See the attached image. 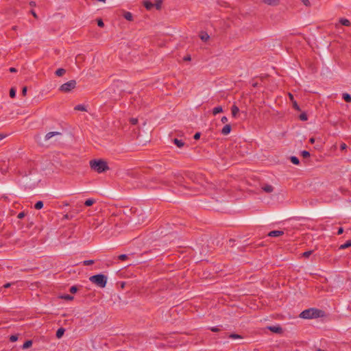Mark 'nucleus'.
Returning <instances> with one entry per match:
<instances>
[{
    "mask_svg": "<svg viewBox=\"0 0 351 351\" xmlns=\"http://www.w3.org/2000/svg\"><path fill=\"white\" fill-rule=\"evenodd\" d=\"M222 112H223V108L221 106H217L213 109V115H216Z\"/></svg>",
    "mask_w": 351,
    "mask_h": 351,
    "instance_id": "obj_14",
    "label": "nucleus"
},
{
    "mask_svg": "<svg viewBox=\"0 0 351 351\" xmlns=\"http://www.w3.org/2000/svg\"><path fill=\"white\" fill-rule=\"evenodd\" d=\"M312 253H313V251H311V250L306 251L302 254V256L305 257V258H308L312 254Z\"/></svg>",
    "mask_w": 351,
    "mask_h": 351,
    "instance_id": "obj_29",
    "label": "nucleus"
},
{
    "mask_svg": "<svg viewBox=\"0 0 351 351\" xmlns=\"http://www.w3.org/2000/svg\"><path fill=\"white\" fill-rule=\"evenodd\" d=\"M184 60H191V57L190 56H186L184 58Z\"/></svg>",
    "mask_w": 351,
    "mask_h": 351,
    "instance_id": "obj_56",
    "label": "nucleus"
},
{
    "mask_svg": "<svg viewBox=\"0 0 351 351\" xmlns=\"http://www.w3.org/2000/svg\"><path fill=\"white\" fill-rule=\"evenodd\" d=\"M32 345V341L31 340L26 341L23 346V348L27 349V348H29Z\"/></svg>",
    "mask_w": 351,
    "mask_h": 351,
    "instance_id": "obj_26",
    "label": "nucleus"
},
{
    "mask_svg": "<svg viewBox=\"0 0 351 351\" xmlns=\"http://www.w3.org/2000/svg\"><path fill=\"white\" fill-rule=\"evenodd\" d=\"M200 38L203 40V41H206L208 40L209 38V35L207 34V33H205V32H202L201 34H200Z\"/></svg>",
    "mask_w": 351,
    "mask_h": 351,
    "instance_id": "obj_23",
    "label": "nucleus"
},
{
    "mask_svg": "<svg viewBox=\"0 0 351 351\" xmlns=\"http://www.w3.org/2000/svg\"><path fill=\"white\" fill-rule=\"evenodd\" d=\"M317 351H324V350H321V349H318Z\"/></svg>",
    "mask_w": 351,
    "mask_h": 351,
    "instance_id": "obj_59",
    "label": "nucleus"
},
{
    "mask_svg": "<svg viewBox=\"0 0 351 351\" xmlns=\"http://www.w3.org/2000/svg\"><path fill=\"white\" fill-rule=\"evenodd\" d=\"M261 1L265 4L273 6L278 5L280 2L279 0H261Z\"/></svg>",
    "mask_w": 351,
    "mask_h": 351,
    "instance_id": "obj_7",
    "label": "nucleus"
},
{
    "mask_svg": "<svg viewBox=\"0 0 351 351\" xmlns=\"http://www.w3.org/2000/svg\"><path fill=\"white\" fill-rule=\"evenodd\" d=\"M130 122L132 125H136V124L137 123V122H138V120H137V119H136V118H132V119H130Z\"/></svg>",
    "mask_w": 351,
    "mask_h": 351,
    "instance_id": "obj_37",
    "label": "nucleus"
},
{
    "mask_svg": "<svg viewBox=\"0 0 351 351\" xmlns=\"http://www.w3.org/2000/svg\"><path fill=\"white\" fill-rule=\"evenodd\" d=\"M74 109L79 111H86V106L84 105L79 104L77 105Z\"/></svg>",
    "mask_w": 351,
    "mask_h": 351,
    "instance_id": "obj_20",
    "label": "nucleus"
},
{
    "mask_svg": "<svg viewBox=\"0 0 351 351\" xmlns=\"http://www.w3.org/2000/svg\"><path fill=\"white\" fill-rule=\"evenodd\" d=\"M210 330L213 332H218L219 331V328L217 326L211 327Z\"/></svg>",
    "mask_w": 351,
    "mask_h": 351,
    "instance_id": "obj_42",
    "label": "nucleus"
},
{
    "mask_svg": "<svg viewBox=\"0 0 351 351\" xmlns=\"http://www.w3.org/2000/svg\"><path fill=\"white\" fill-rule=\"evenodd\" d=\"M263 191L267 193H270L274 191V187L270 184H265L262 186Z\"/></svg>",
    "mask_w": 351,
    "mask_h": 351,
    "instance_id": "obj_9",
    "label": "nucleus"
},
{
    "mask_svg": "<svg viewBox=\"0 0 351 351\" xmlns=\"http://www.w3.org/2000/svg\"><path fill=\"white\" fill-rule=\"evenodd\" d=\"M9 70H10V72H12V73H15V72H16V69L15 68H14V67H11V68H10V69H9Z\"/></svg>",
    "mask_w": 351,
    "mask_h": 351,
    "instance_id": "obj_51",
    "label": "nucleus"
},
{
    "mask_svg": "<svg viewBox=\"0 0 351 351\" xmlns=\"http://www.w3.org/2000/svg\"><path fill=\"white\" fill-rule=\"evenodd\" d=\"M10 96L12 98L15 97L16 96V90L14 88H12L10 90Z\"/></svg>",
    "mask_w": 351,
    "mask_h": 351,
    "instance_id": "obj_28",
    "label": "nucleus"
},
{
    "mask_svg": "<svg viewBox=\"0 0 351 351\" xmlns=\"http://www.w3.org/2000/svg\"><path fill=\"white\" fill-rule=\"evenodd\" d=\"M221 121L223 123H225L228 121V118L226 117H223L221 118Z\"/></svg>",
    "mask_w": 351,
    "mask_h": 351,
    "instance_id": "obj_47",
    "label": "nucleus"
},
{
    "mask_svg": "<svg viewBox=\"0 0 351 351\" xmlns=\"http://www.w3.org/2000/svg\"><path fill=\"white\" fill-rule=\"evenodd\" d=\"M24 217V213H20L19 215H18V218L19 219H21Z\"/></svg>",
    "mask_w": 351,
    "mask_h": 351,
    "instance_id": "obj_52",
    "label": "nucleus"
},
{
    "mask_svg": "<svg viewBox=\"0 0 351 351\" xmlns=\"http://www.w3.org/2000/svg\"><path fill=\"white\" fill-rule=\"evenodd\" d=\"M342 97L343 99L346 101V102H348V103H350L351 102V95L348 93H343L342 95Z\"/></svg>",
    "mask_w": 351,
    "mask_h": 351,
    "instance_id": "obj_18",
    "label": "nucleus"
},
{
    "mask_svg": "<svg viewBox=\"0 0 351 351\" xmlns=\"http://www.w3.org/2000/svg\"><path fill=\"white\" fill-rule=\"evenodd\" d=\"M289 97L290 100L291 101V102L295 101L294 98H293V95L291 93H289Z\"/></svg>",
    "mask_w": 351,
    "mask_h": 351,
    "instance_id": "obj_49",
    "label": "nucleus"
},
{
    "mask_svg": "<svg viewBox=\"0 0 351 351\" xmlns=\"http://www.w3.org/2000/svg\"><path fill=\"white\" fill-rule=\"evenodd\" d=\"M77 289L76 287L73 286L70 288V292L72 293H75L77 291Z\"/></svg>",
    "mask_w": 351,
    "mask_h": 351,
    "instance_id": "obj_39",
    "label": "nucleus"
},
{
    "mask_svg": "<svg viewBox=\"0 0 351 351\" xmlns=\"http://www.w3.org/2000/svg\"><path fill=\"white\" fill-rule=\"evenodd\" d=\"M340 148L341 150H345L347 148V145L346 143H343L340 145Z\"/></svg>",
    "mask_w": 351,
    "mask_h": 351,
    "instance_id": "obj_43",
    "label": "nucleus"
},
{
    "mask_svg": "<svg viewBox=\"0 0 351 351\" xmlns=\"http://www.w3.org/2000/svg\"><path fill=\"white\" fill-rule=\"evenodd\" d=\"M301 155L304 157V158H308L310 156V154L307 151H302L301 152Z\"/></svg>",
    "mask_w": 351,
    "mask_h": 351,
    "instance_id": "obj_32",
    "label": "nucleus"
},
{
    "mask_svg": "<svg viewBox=\"0 0 351 351\" xmlns=\"http://www.w3.org/2000/svg\"><path fill=\"white\" fill-rule=\"evenodd\" d=\"M339 22L341 25H344V26L349 27L351 25L350 21L347 19L341 18L339 19Z\"/></svg>",
    "mask_w": 351,
    "mask_h": 351,
    "instance_id": "obj_11",
    "label": "nucleus"
},
{
    "mask_svg": "<svg viewBox=\"0 0 351 351\" xmlns=\"http://www.w3.org/2000/svg\"><path fill=\"white\" fill-rule=\"evenodd\" d=\"M230 338L236 339H241L242 337L240 335H237V334H231L230 335Z\"/></svg>",
    "mask_w": 351,
    "mask_h": 351,
    "instance_id": "obj_33",
    "label": "nucleus"
},
{
    "mask_svg": "<svg viewBox=\"0 0 351 351\" xmlns=\"http://www.w3.org/2000/svg\"><path fill=\"white\" fill-rule=\"evenodd\" d=\"M231 112L232 117H236L239 112V109L237 106L234 105L231 108Z\"/></svg>",
    "mask_w": 351,
    "mask_h": 351,
    "instance_id": "obj_13",
    "label": "nucleus"
},
{
    "mask_svg": "<svg viewBox=\"0 0 351 351\" xmlns=\"http://www.w3.org/2000/svg\"><path fill=\"white\" fill-rule=\"evenodd\" d=\"M284 234V232L281 230H273L268 233L269 237H277Z\"/></svg>",
    "mask_w": 351,
    "mask_h": 351,
    "instance_id": "obj_5",
    "label": "nucleus"
},
{
    "mask_svg": "<svg viewBox=\"0 0 351 351\" xmlns=\"http://www.w3.org/2000/svg\"><path fill=\"white\" fill-rule=\"evenodd\" d=\"M230 131H231V126H230V125L227 124V125H224L223 128H222L221 133L223 135H228V134H230Z\"/></svg>",
    "mask_w": 351,
    "mask_h": 351,
    "instance_id": "obj_10",
    "label": "nucleus"
},
{
    "mask_svg": "<svg viewBox=\"0 0 351 351\" xmlns=\"http://www.w3.org/2000/svg\"><path fill=\"white\" fill-rule=\"evenodd\" d=\"M323 314L322 311L312 308L303 311L300 317L303 319H313L322 317Z\"/></svg>",
    "mask_w": 351,
    "mask_h": 351,
    "instance_id": "obj_1",
    "label": "nucleus"
},
{
    "mask_svg": "<svg viewBox=\"0 0 351 351\" xmlns=\"http://www.w3.org/2000/svg\"><path fill=\"white\" fill-rule=\"evenodd\" d=\"M58 135H61V133L58 132H48L45 135V141H48L50 138H51L53 136H58Z\"/></svg>",
    "mask_w": 351,
    "mask_h": 351,
    "instance_id": "obj_8",
    "label": "nucleus"
},
{
    "mask_svg": "<svg viewBox=\"0 0 351 351\" xmlns=\"http://www.w3.org/2000/svg\"><path fill=\"white\" fill-rule=\"evenodd\" d=\"M89 280L91 282L101 288L105 287L107 283V278L104 274L92 276L89 278Z\"/></svg>",
    "mask_w": 351,
    "mask_h": 351,
    "instance_id": "obj_3",
    "label": "nucleus"
},
{
    "mask_svg": "<svg viewBox=\"0 0 351 351\" xmlns=\"http://www.w3.org/2000/svg\"><path fill=\"white\" fill-rule=\"evenodd\" d=\"M292 104H293V107L294 108V109H295L298 111H300V108L298 106V104H297L296 101H293L292 102Z\"/></svg>",
    "mask_w": 351,
    "mask_h": 351,
    "instance_id": "obj_30",
    "label": "nucleus"
},
{
    "mask_svg": "<svg viewBox=\"0 0 351 351\" xmlns=\"http://www.w3.org/2000/svg\"><path fill=\"white\" fill-rule=\"evenodd\" d=\"M93 263H94V261H93V260H87V261H84V265H90L93 264Z\"/></svg>",
    "mask_w": 351,
    "mask_h": 351,
    "instance_id": "obj_35",
    "label": "nucleus"
},
{
    "mask_svg": "<svg viewBox=\"0 0 351 351\" xmlns=\"http://www.w3.org/2000/svg\"><path fill=\"white\" fill-rule=\"evenodd\" d=\"M351 246V240L347 241L345 243L339 246L340 250H344Z\"/></svg>",
    "mask_w": 351,
    "mask_h": 351,
    "instance_id": "obj_16",
    "label": "nucleus"
},
{
    "mask_svg": "<svg viewBox=\"0 0 351 351\" xmlns=\"http://www.w3.org/2000/svg\"><path fill=\"white\" fill-rule=\"evenodd\" d=\"M177 182H180V178H178V180L176 181Z\"/></svg>",
    "mask_w": 351,
    "mask_h": 351,
    "instance_id": "obj_58",
    "label": "nucleus"
},
{
    "mask_svg": "<svg viewBox=\"0 0 351 351\" xmlns=\"http://www.w3.org/2000/svg\"><path fill=\"white\" fill-rule=\"evenodd\" d=\"M64 332H65V330L63 328H60L59 329H58V330L56 332L57 338H58V339L61 338L63 336Z\"/></svg>",
    "mask_w": 351,
    "mask_h": 351,
    "instance_id": "obj_17",
    "label": "nucleus"
},
{
    "mask_svg": "<svg viewBox=\"0 0 351 351\" xmlns=\"http://www.w3.org/2000/svg\"><path fill=\"white\" fill-rule=\"evenodd\" d=\"M300 120L302 121H306L308 119V117L306 115V113H302L300 115Z\"/></svg>",
    "mask_w": 351,
    "mask_h": 351,
    "instance_id": "obj_31",
    "label": "nucleus"
},
{
    "mask_svg": "<svg viewBox=\"0 0 351 351\" xmlns=\"http://www.w3.org/2000/svg\"><path fill=\"white\" fill-rule=\"evenodd\" d=\"M173 142H174L175 145H176L178 147H179V148L182 147L184 146V142H183L182 140H179V139H178V138H175V139L173 140Z\"/></svg>",
    "mask_w": 351,
    "mask_h": 351,
    "instance_id": "obj_15",
    "label": "nucleus"
},
{
    "mask_svg": "<svg viewBox=\"0 0 351 351\" xmlns=\"http://www.w3.org/2000/svg\"><path fill=\"white\" fill-rule=\"evenodd\" d=\"M11 286V283H6L5 285H3V287L4 288H8Z\"/></svg>",
    "mask_w": 351,
    "mask_h": 351,
    "instance_id": "obj_54",
    "label": "nucleus"
},
{
    "mask_svg": "<svg viewBox=\"0 0 351 351\" xmlns=\"http://www.w3.org/2000/svg\"><path fill=\"white\" fill-rule=\"evenodd\" d=\"M162 1H163V0H156V3L154 4V7L157 10H160L161 7H162Z\"/></svg>",
    "mask_w": 351,
    "mask_h": 351,
    "instance_id": "obj_21",
    "label": "nucleus"
},
{
    "mask_svg": "<svg viewBox=\"0 0 351 351\" xmlns=\"http://www.w3.org/2000/svg\"><path fill=\"white\" fill-rule=\"evenodd\" d=\"M97 25H98V26L102 27H104V22H103V21L101 19H99L97 21Z\"/></svg>",
    "mask_w": 351,
    "mask_h": 351,
    "instance_id": "obj_40",
    "label": "nucleus"
},
{
    "mask_svg": "<svg viewBox=\"0 0 351 351\" xmlns=\"http://www.w3.org/2000/svg\"><path fill=\"white\" fill-rule=\"evenodd\" d=\"M303 3L304 5H305L306 6H310L311 3H310V1L309 0H300Z\"/></svg>",
    "mask_w": 351,
    "mask_h": 351,
    "instance_id": "obj_38",
    "label": "nucleus"
},
{
    "mask_svg": "<svg viewBox=\"0 0 351 351\" xmlns=\"http://www.w3.org/2000/svg\"><path fill=\"white\" fill-rule=\"evenodd\" d=\"M309 142H310L311 144L314 143H315V138H311L309 139Z\"/></svg>",
    "mask_w": 351,
    "mask_h": 351,
    "instance_id": "obj_55",
    "label": "nucleus"
},
{
    "mask_svg": "<svg viewBox=\"0 0 351 351\" xmlns=\"http://www.w3.org/2000/svg\"><path fill=\"white\" fill-rule=\"evenodd\" d=\"M27 87H26V86H25V87H23V90H22V94H23V95H24V96H25V95H26V93H27Z\"/></svg>",
    "mask_w": 351,
    "mask_h": 351,
    "instance_id": "obj_45",
    "label": "nucleus"
},
{
    "mask_svg": "<svg viewBox=\"0 0 351 351\" xmlns=\"http://www.w3.org/2000/svg\"><path fill=\"white\" fill-rule=\"evenodd\" d=\"M43 207V202L42 201H38L37 202L35 205H34V208L36 209V210H40Z\"/></svg>",
    "mask_w": 351,
    "mask_h": 351,
    "instance_id": "obj_25",
    "label": "nucleus"
},
{
    "mask_svg": "<svg viewBox=\"0 0 351 351\" xmlns=\"http://www.w3.org/2000/svg\"><path fill=\"white\" fill-rule=\"evenodd\" d=\"M268 329L270 331L275 332V333H281L282 332V328L279 326H269Z\"/></svg>",
    "mask_w": 351,
    "mask_h": 351,
    "instance_id": "obj_6",
    "label": "nucleus"
},
{
    "mask_svg": "<svg viewBox=\"0 0 351 351\" xmlns=\"http://www.w3.org/2000/svg\"><path fill=\"white\" fill-rule=\"evenodd\" d=\"M95 202V200L94 199H88L85 201L84 204L86 206H90Z\"/></svg>",
    "mask_w": 351,
    "mask_h": 351,
    "instance_id": "obj_24",
    "label": "nucleus"
},
{
    "mask_svg": "<svg viewBox=\"0 0 351 351\" xmlns=\"http://www.w3.org/2000/svg\"><path fill=\"white\" fill-rule=\"evenodd\" d=\"M17 339H18V336H17V335H11V336L10 337V341H12V342H15V341H17Z\"/></svg>",
    "mask_w": 351,
    "mask_h": 351,
    "instance_id": "obj_34",
    "label": "nucleus"
},
{
    "mask_svg": "<svg viewBox=\"0 0 351 351\" xmlns=\"http://www.w3.org/2000/svg\"><path fill=\"white\" fill-rule=\"evenodd\" d=\"M343 232V228H339L337 231V234H341Z\"/></svg>",
    "mask_w": 351,
    "mask_h": 351,
    "instance_id": "obj_48",
    "label": "nucleus"
},
{
    "mask_svg": "<svg viewBox=\"0 0 351 351\" xmlns=\"http://www.w3.org/2000/svg\"><path fill=\"white\" fill-rule=\"evenodd\" d=\"M291 161L294 165H299L300 160L296 156H291Z\"/></svg>",
    "mask_w": 351,
    "mask_h": 351,
    "instance_id": "obj_27",
    "label": "nucleus"
},
{
    "mask_svg": "<svg viewBox=\"0 0 351 351\" xmlns=\"http://www.w3.org/2000/svg\"><path fill=\"white\" fill-rule=\"evenodd\" d=\"M65 73H66L65 69H58L56 71V75L57 76L60 77V76H62Z\"/></svg>",
    "mask_w": 351,
    "mask_h": 351,
    "instance_id": "obj_22",
    "label": "nucleus"
},
{
    "mask_svg": "<svg viewBox=\"0 0 351 351\" xmlns=\"http://www.w3.org/2000/svg\"><path fill=\"white\" fill-rule=\"evenodd\" d=\"M90 166L92 169L99 173H103L108 169L106 162L102 160H93L90 161Z\"/></svg>",
    "mask_w": 351,
    "mask_h": 351,
    "instance_id": "obj_2",
    "label": "nucleus"
},
{
    "mask_svg": "<svg viewBox=\"0 0 351 351\" xmlns=\"http://www.w3.org/2000/svg\"><path fill=\"white\" fill-rule=\"evenodd\" d=\"M143 4H144V6L145 7V8L148 10H151L152 8L154 7V3H152L151 1H149V0H145L143 1Z\"/></svg>",
    "mask_w": 351,
    "mask_h": 351,
    "instance_id": "obj_12",
    "label": "nucleus"
},
{
    "mask_svg": "<svg viewBox=\"0 0 351 351\" xmlns=\"http://www.w3.org/2000/svg\"><path fill=\"white\" fill-rule=\"evenodd\" d=\"M124 18L128 21H132L133 16L131 12H125L123 14Z\"/></svg>",
    "mask_w": 351,
    "mask_h": 351,
    "instance_id": "obj_19",
    "label": "nucleus"
},
{
    "mask_svg": "<svg viewBox=\"0 0 351 351\" xmlns=\"http://www.w3.org/2000/svg\"><path fill=\"white\" fill-rule=\"evenodd\" d=\"M199 137H200V133H199V132H197L196 134H195V135H194V138H195V140L199 139Z\"/></svg>",
    "mask_w": 351,
    "mask_h": 351,
    "instance_id": "obj_46",
    "label": "nucleus"
},
{
    "mask_svg": "<svg viewBox=\"0 0 351 351\" xmlns=\"http://www.w3.org/2000/svg\"><path fill=\"white\" fill-rule=\"evenodd\" d=\"M29 5H30L31 7H35V6L36 5V2H35V1H30V2H29Z\"/></svg>",
    "mask_w": 351,
    "mask_h": 351,
    "instance_id": "obj_50",
    "label": "nucleus"
},
{
    "mask_svg": "<svg viewBox=\"0 0 351 351\" xmlns=\"http://www.w3.org/2000/svg\"><path fill=\"white\" fill-rule=\"evenodd\" d=\"M12 29H13L14 30H16V29H17V26H14V27H12Z\"/></svg>",
    "mask_w": 351,
    "mask_h": 351,
    "instance_id": "obj_57",
    "label": "nucleus"
},
{
    "mask_svg": "<svg viewBox=\"0 0 351 351\" xmlns=\"http://www.w3.org/2000/svg\"><path fill=\"white\" fill-rule=\"evenodd\" d=\"M62 298L66 300H71L73 299V297L70 295H66L63 296Z\"/></svg>",
    "mask_w": 351,
    "mask_h": 351,
    "instance_id": "obj_41",
    "label": "nucleus"
},
{
    "mask_svg": "<svg viewBox=\"0 0 351 351\" xmlns=\"http://www.w3.org/2000/svg\"><path fill=\"white\" fill-rule=\"evenodd\" d=\"M127 255L126 254H121L119 256V259L121 260V261H124L127 258Z\"/></svg>",
    "mask_w": 351,
    "mask_h": 351,
    "instance_id": "obj_36",
    "label": "nucleus"
},
{
    "mask_svg": "<svg viewBox=\"0 0 351 351\" xmlns=\"http://www.w3.org/2000/svg\"><path fill=\"white\" fill-rule=\"evenodd\" d=\"M75 80H70L60 86L59 90L62 92L68 93L75 88Z\"/></svg>",
    "mask_w": 351,
    "mask_h": 351,
    "instance_id": "obj_4",
    "label": "nucleus"
},
{
    "mask_svg": "<svg viewBox=\"0 0 351 351\" xmlns=\"http://www.w3.org/2000/svg\"><path fill=\"white\" fill-rule=\"evenodd\" d=\"M5 136H6V135H5V134H3L0 133V141H1L2 139H3Z\"/></svg>",
    "mask_w": 351,
    "mask_h": 351,
    "instance_id": "obj_53",
    "label": "nucleus"
},
{
    "mask_svg": "<svg viewBox=\"0 0 351 351\" xmlns=\"http://www.w3.org/2000/svg\"><path fill=\"white\" fill-rule=\"evenodd\" d=\"M30 12L35 19H38V15L36 14L34 10H32Z\"/></svg>",
    "mask_w": 351,
    "mask_h": 351,
    "instance_id": "obj_44",
    "label": "nucleus"
}]
</instances>
